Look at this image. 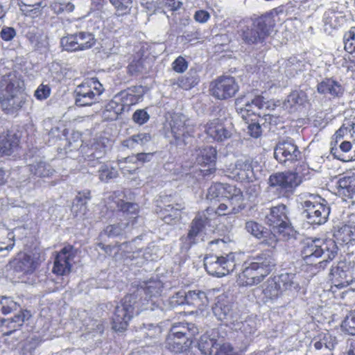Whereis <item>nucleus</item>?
Here are the masks:
<instances>
[{
    "instance_id": "4c0bfd02",
    "label": "nucleus",
    "mask_w": 355,
    "mask_h": 355,
    "mask_svg": "<svg viewBox=\"0 0 355 355\" xmlns=\"http://www.w3.org/2000/svg\"><path fill=\"white\" fill-rule=\"evenodd\" d=\"M230 239L229 237L227 240L215 239L209 243V246L212 252L217 254L227 255L228 253H232L229 243Z\"/></svg>"
},
{
    "instance_id": "20e7f679",
    "label": "nucleus",
    "mask_w": 355,
    "mask_h": 355,
    "mask_svg": "<svg viewBox=\"0 0 355 355\" xmlns=\"http://www.w3.org/2000/svg\"><path fill=\"white\" fill-rule=\"evenodd\" d=\"M275 26L274 16L271 13H266L254 19L250 27L244 28L241 37L248 44L263 42L271 34Z\"/></svg>"
},
{
    "instance_id": "cd10ccee",
    "label": "nucleus",
    "mask_w": 355,
    "mask_h": 355,
    "mask_svg": "<svg viewBox=\"0 0 355 355\" xmlns=\"http://www.w3.org/2000/svg\"><path fill=\"white\" fill-rule=\"evenodd\" d=\"M30 317L31 313L29 311L21 310L12 318H3L1 320L2 324L8 329L4 334L9 336L12 332L19 329Z\"/></svg>"
},
{
    "instance_id": "69168bd1",
    "label": "nucleus",
    "mask_w": 355,
    "mask_h": 355,
    "mask_svg": "<svg viewBox=\"0 0 355 355\" xmlns=\"http://www.w3.org/2000/svg\"><path fill=\"white\" fill-rule=\"evenodd\" d=\"M210 15L206 10L200 9L194 13V19L198 23H206L210 19Z\"/></svg>"
},
{
    "instance_id": "58836bf2",
    "label": "nucleus",
    "mask_w": 355,
    "mask_h": 355,
    "mask_svg": "<svg viewBox=\"0 0 355 355\" xmlns=\"http://www.w3.org/2000/svg\"><path fill=\"white\" fill-rule=\"evenodd\" d=\"M0 141H2V146L8 149V154L11 155L18 146L19 140L16 134L8 131L0 135Z\"/></svg>"
},
{
    "instance_id": "b1692460",
    "label": "nucleus",
    "mask_w": 355,
    "mask_h": 355,
    "mask_svg": "<svg viewBox=\"0 0 355 355\" xmlns=\"http://www.w3.org/2000/svg\"><path fill=\"white\" fill-rule=\"evenodd\" d=\"M180 304H187L197 309H202L209 304V299L205 292L201 290H189L184 295L179 297Z\"/></svg>"
},
{
    "instance_id": "ea45409f",
    "label": "nucleus",
    "mask_w": 355,
    "mask_h": 355,
    "mask_svg": "<svg viewBox=\"0 0 355 355\" xmlns=\"http://www.w3.org/2000/svg\"><path fill=\"white\" fill-rule=\"evenodd\" d=\"M340 191L348 196L355 193V175H346L340 178L338 182Z\"/></svg>"
},
{
    "instance_id": "9d476101",
    "label": "nucleus",
    "mask_w": 355,
    "mask_h": 355,
    "mask_svg": "<svg viewBox=\"0 0 355 355\" xmlns=\"http://www.w3.org/2000/svg\"><path fill=\"white\" fill-rule=\"evenodd\" d=\"M306 217L312 225H322L329 218L330 208L320 196H311L302 204Z\"/></svg>"
},
{
    "instance_id": "aec40b11",
    "label": "nucleus",
    "mask_w": 355,
    "mask_h": 355,
    "mask_svg": "<svg viewBox=\"0 0 355 355\" xmlns=\"http://www.w3.org/2000/svg\"><path fill=\"white\" fill-rule=\"evenodd\" d=\"M179 345L180 353H188L192 347L198 329L195 324L179 322Z\"/></svg>"
},
{
    "instance_id": "e2e57ef3",
    "label": "nucleus",
    "mask_w": 355,
    "mask_h": 355,
    "mask_svg": "<svg viewBox=\"0 0 355 355\" xmlns=\"http://www.w3.org/2000/svg\"><path fill=\"white\" fill-rule=\"evenodd\" d=\"M132 119L135 123L142 125L148 121L149 115L145 110H138L133 114Z\"/></svg>"
},
{
    "instance_id": "2f4dec72",
    "label": "nucleus",
    "mask_w": 355,
    "mask_h": 355,
    "mask_svg": "<svg viewBox=\"0 0 355 355\" xmlns=\"http://www.w3.org/2000/svg\"><path fill=\"white\" fill-rule=\"evenodd\" d=\"M254 105L258 109H263L266 105V98L261 94L255 95L250 101H248L244 105V107L240 108V112L243 114L245 120L249 122L248 116H254L258 117L254 112H251L252 105Z\"/></svg>"
},
{
    "instance_id": "680f3d73",
    "label": "nucleus",
    "mask_w": 355,
    "mask_h": 355,
    "mask_svg": "<svg viewBox=\"0 0 355 355\" xmlns=\"http://www.w3.org/2000/svg\"><path fill=\"white\" fill-rule=\"evenodd\" d=\"M50 94V87L47 85L41 84L35 90L34 96L37 99L42 101L49 98Z\"/></svg>"
},
{
    "instance_id": "c756f323",
    "label": "nucleus",
    "mask_w": 355,
    "mask_h": 355,
    "mask_svg": "<svg viewBox=\"0 0 355 355\" xmlns=\"http://www.w3.org/2000/svg\"><path fill=\"white\" fill-rule=\"evenodd\" d=\"M352 129H354L353 123H348V125H347L346 123H343L340 128L337 130L333 135L331 141V154L334 155L335 157L340 159L338 155L337 146L340 141H343L347 135L351 134Z\"/></svg>"
},
{
    "instance_id": "5fc2aeb1",
    "label": "nucleus",
    "mask_w": 355,
    "mask_h": 355,
    "mask_svg": "<svg viewBox=\"0 0 355 355\" xmlns=\"http://www.w3.org/2000/svg\"><path fill=\"white\" fill-rule=\"evenodd\" d=\"M138 292H144L147 297L150 298L153 296L159 295L160 293V282H149L144 288L138 290Z\"/></svg>"
},
{
    "instance_id": "052dcab7",
    "label": "nucleus",
    "mask_w": 355,
    "mask_h": 355,
    "mask_svg": "<svg viewBox=\"0 0 355 355\" xmlns=\"http://www.w3.org/2000/svg\"><path fill=\"white\" fill-rule=\"evenodd\" d=\"M175 327L173 325L171 329V333L166 338V347L171 352H175L178 347L176 339L178 338L177 332H175Z\"/></svg>"
},
{
    "instance_id": "8fccbe9b",
    "label": "nucleus",
    "mask_w": 355,
    "mask_h": 355,
    "mask_svg": "<svg viewBox=\"0 0 355 355\" xmlns=\"http://www.w3.org/2000/svg\"><path fill=\"white\" fill-rule=\"evenodd\" d=\"M207 198L209 200L223 198V183H213L208 189Z\"/></svg>"
},
{
    "instance_id": "49530a36",
    "label": "nucleus",
    "mask_w": 355,
    "mask_h": 355,
    "mask_svg": "<svg viewBox=\"0 0 355 355\" xmlns=\"http://www.w3.org/2000/svg\"><path fill=\"white\" fill-rule=\"evenodd\" d=\"M205 212L208 215L214 214L216 216H225L230 214H235L236 212H233V205H229L221 203L219 204L216 210L211 207H207L205 209Z\"/></svg>"
},
{
    "instance_id": "a211bd4d",
    "label": "nucleus",
    "mask_w": 355,
    "mask_h": 355,
    "mask_svg": "<svg viewBox=\"0 0 355 355\" xmlns=\"http://www.w3.org/2000/svg\"><path fill=\"white\" fill-rule=\"evenodd\" d=\"M245 229L248 232L260 241V243L275 248L277 244V236L271 230L263 227L259 223L250 220L245 223Z\"/></svg>"
},
{
    "instance_id": "f03ea898",
    "label": "nucleus",
    "mask_w": 355,
    "mask_h": 355,
    "mask_svg": "<svg viewBox=\"0 0 355 355\" xmlns=\"http://www.w3.org/2000/svg\"><path fill=\"white\" fill-rule=\"evenodd\" d=\"M274 259L270 250L249 258L243 263L237 276L236 282L240 286H252L263 282L265 277L270 274L275 267Z\"/></svg>"
},
{
    "instance_id": "423d86ee",
    "label": "nucleus",
    "mask_w": 355,
    "mask_h": 355,
    "mask_svg": "<svg viewBox=\"0 0 355 355\" xmlns=\"http://www.w3.org/2000/svg\"><path fill=\"white\" fill-rule=\"evenodd\" d=\"M295 286V274L282 273L268 278L263 285L262 294L265 302H274L284 292Z\"/></svg>"
},
{
    "instance_id": "6ab92c4d",
    "label": "nucleus",
    "mask_w": 355,
    "mask_h": 355,
    "mask_svg": "<svg viewBox=\"0 0 355 355\" xmlns=\"http://www.w3.org/2000/svg\"><path fill=\"white\" fill-rule=\"evenodd\" d=\"M10 264L16 272L28 274L32 273L40 263L35 254L19 252L10 261Z\"/></svg>"
},
{
    "instance_id": "2eb2a0df",
    "label": "nucleus",
    "mask_w": 355,
    "mask_h": 355,
    "mask_svg": "<svg viewBox=\"0 0 355 355\" xmlns=\"http://www.w3.org/2000/svg\"><path fill=\"white\" fill-rule=\"evenodd\" d=\"M267 224L279 234L290 229L289 218L286 214V205H278L271 207L266 217Z\"/></svg>"
},
{
    "instance_id": "39448f33",
    "label": "nucleus",
    "mask_w": 355,
    "mask_h": 355,
    "mask_svg": "<svg viewBox=\"0 0 355 355\" xmlns=\"http://www.w3.org/2000/svg\"><path fill=\"white\" fill-rule=\"evenodd\" d=\"M327 253L325 261L329 262L338 254V247L332 240L321 239H312L307 241L302 248L301 254L306 264H312L316 259Z\"/></svg>"
},
{
    "instance_id": "7c9ffc66",
    "label": "nucleus",
    "mask_w": 355,
    "mask_h": 355,
    "mask_svg": "<svg viewBox=\"0 0 355 355\" xmlns=\"http://www.w3.org/2000/svg\"><path fill=\"white\" fill-rule=\"evenodd\" d=\"M116 207L119 211L123 212V214L128 218L129 224L133 226L137 218L139 211V206L137 204L132 202H125L122 200H119L115 202Z\"/></svg>"
},
{
    "instance_id": "412c9836",
    "label": "nucleus",
    "mask_w": 355,
    "mask_h": 355,
    "mask_svg": "<svg viewBox=\"0 0 355 355\" xmlns=\"http://www.w3.org/2000/svg\"><path fill=\"white\" fill-rule=\"evenodd\" d=\"M274 156L280 163L296 162L301 157V153L296 144L289 141H284L277 145Z\"/></svg>"
},
{
    "instance_id": "c9c22d12",
    "label": "nucleus",
    "mask_w": 355,
    "mask_h": 355,
    "mask_svg": "<svg viewBox=\"0 0 355 355\" xmlns=\"http://www.w3.org/2000/svg\"><path fill=\"white\" fill-rule=\"evenodd\" d=\"M28 167L30 171L38 177H49L54 172V170L49 164L42 160L30 164Z\"/></svg>"
},
{
    "instance_id": "e433bc0d",
    "label": "nucleus",
    "mask_w": 355,
    "mask_h": 355,
    "mask_svg": "<svg viewBox=\"0 0 355 355\" xmlns=\"http://www.w3.org/2000/svg\"><path fill=\"white\" fill-rule=\"evenodd\" d=\"M151 139L149 133H139L134 135L123 141V146L129 148H135L137 145L144 146Z\"/></svg>"
},
{
    "instance_id": "774afa93",
    "label": "nucleus",
    "mask_w": 355,
    "mask_h": 355,
    "mask_svg": "<svg viewBox=\"0 0 355 355\" xmlns=\"http://www.w3.org/2000/svg\"><path fill=\"white\" fill-rule=\"evenodd\" d=\"M338 17L333 13L331 15H328L324 17L325 26H329L332 28H338L339 25L338 23Z\"/></svg>"
},
{
    "instance_id": "603ef678",
    "label": "nucleus",
    "mask_w": 355,
    "mask_h": 355,
    "mask_svg": "<svg viewBox=\"0 0 355 355\" xmlns=\"http://www.w3.org/2000/svg\"><path fill=\"white\" fill-rule=\"evenodd\" d=\"M306 98V94L302 91H293L288 96L287 101L291 106L303 105Z\"/></svg>"
},
{
    "instance_id": "de8ad7c7",
    "label": "nucleus",
    "mask_w": 355,
    "mask_h": 355,
    "mask_svg": "<svg viewBox=\"0 0 355 355\" xmlns=\"http://www.w3.org/2000/svg\"><path fill=\"white\" fill-rule=\"evenodd\" d=\"M119 15L127 14L130 10L132 0H110Z\"/></svg>"
},
{
    "instance_id": "473e14b6",
    "label": "nucleus",
    "mask_w": 355,
    "mask_h": 355,
    "mask_svg": "<svg viewBox=\"0 0 355 355\" xmlns=\"http://www.w3.org/2000/svg\"><path fill=\"white\" fill-rule=\"evenodd\" d=\"M90 199V191L85 190L78 192L73 200L71 210L76 215H85L87 211V204Z\"/></svg>"
},
{
    "instance_id": "864d4df0",
    "label": "nucleus",
    "mask_w": 355,
    "mask_h": 355,
    "mask_svg": "<svg viewBox=\"0 0 355 355\" xmlns=\"http://www.w3.org/2000/svg\"><path fill=\"white\" fill-rule=\"evenodd\" d=\"M129 225V222L110 225L106 227L105 232L109 236H116L122 234L123 231Z\"/></svg>"
},
{
    "instance_id": "f3484780",
    "label": "nucleus",
    "mask_w": 355,
    "mask_h": 355,
    "mask_svg": "<svg viewBox=\"0 0 355 355\" xmlns=\"http://www.w3.org/2000/svg\"><path fill=\"white\" fill-rule=\"evenodd\" d=\"M229 171V176L240 182H249L254 178V161L252 159L239 160L231 166Z\"/></svg>"
},
{
    "instance_id": "f8f14e48",
    "label": "nucleus",
    "mask_w": 355,
    "mask_h": 355,
    "mask_svg": "<svg viewBox=\"0 0 355 355\" xmlns=\"http://www.w3.org/2000/svg\"><path fill=\"white\" fill-rule=\"evenodd\" d=\"M136 304V296L128 295L116 306L112 317L113 329L121 331L126 329L129 321L132 319Z\"/></svg>"
},
{
    "instance_id": "c03bdc74",
    "label": "nucleus",
    "mask_w": 355,
    "mask_h": 355,
    "mask_svg": "<svg viewBox=\"0 0 355 355\" xmlns=\"http://www.w3.org/2000/svg\"><path fill=\"white\" fill-rule=\"evenodd\" d=\"M129 159L130 156L119 160V166L122 173L125 175L135 173L139 168V164H137L135 161L130 162Z\"/></svg>"
},
{
    "instance_id": "a19ab883",
    "label": "nucleus",
    "mask_w": 355,
    "mask_h": 355,
    "mask_svg": "<svg viewBox=\"0 0 355 355\" xmlns=\"http://www.w3.org/2000/svg\"><path fill=\"white\" fill-rule=\"evenodd\" d=\"M19 306L10 297H2L0 299V321L3 316L17 311Z\"/></svg>"
},
{
    "instance_id": "72a5a7b5",
    "label": "nucleus",
    "mask_w": 355,
    "mask_h": 355,
    "mask_svg": "<svg viewBox=\"0 0 355 355\" xmlns=\"http://www.w3.org/2000/svg\"><path fill=\"white\" fill-rule=\"evenodd\" d=\"M180 24L184 26H189L191 24V30L189 31H185L181 35L182 41H184L186 42H190L191 44H198L200 39V31L196 29V28L192 24V19L188 18L185 19H180Z\"/></svg>"
},
{
    "instance_id": "9b49d317",
    "label": "nucleus",
    "mask_w": 355,
    "mask_h": 355,
    "mask_svg": "<svg viewBox=\"0 0 355 355\" xmlns=\"http://www.w3.org/2000/svg\"><path fill=\"white\" fill-rule=\"evenodd\" d=\"M239 90V86L234 77L220 76L212 80L209 85V93L219 101H227L234 97Z\"/></svg>"
},
{
    "instance_id": "13d9d810",
    "label": "nucleus",
    "mask_w": 355,
    "mask_h": 355,
    "mask_svg": "<svg viewBox=\"0 0 355 355\" xmlns=\"http://www.w3.org/2000/svg\"><path fill=\"white\" fill-rule=\"evenodd\" d=\"M105 107L107 110L119 114H121L124 110V105L121 103V98L116 96L106 105Z\"/></svg>"
},
{
    "instance_id": "6e6552de",
    "label": "nucleus",
    "mask_w": 355,
    "mask_h": 355,
    "mask_svg": "<svg viewBox=\"0 0 355 355\" xmlns=\"http://www.w3.org/2000/svg\"><path fill=\"white\" fill-rule=\"evenodd\" d=\"M104 87L96 78L85 79L75 89V102L79 107L91 106L97 103Z\"/></svg>"
},
{
    "instance_id": "4be33fe9",
    "label": "nucleus",
    "mask_w": 355,
    "mask_h": 355,
    "mask_svg": "<svg viewBox=\"0 0 355 355\" xmlns=\"http://www.w3.org/2000/svg\"><path fill=\"white\" fill-rule=\"evenodd\" d=\"M209 219L206 216H200L195 218L191 222V229L186 236L181 237V249L189 250L193 244L197 241V237L200 233L203 232L206 225L209 223Z\"/></svg>"
},
{
    "instance_id": "ddd939ff",
    "label": "nucleus",
    "mask_w": 355,
    "mask_h": 355,
    "mask_svg": "<svg viewBox=\"0 0 355 355\" xmlns=\"http://www.w3.org/2000/svg\"><path fill=\"white\" fill-rule=\"evenodd\" d=\"M198 349L205 355H241L234 352V348L230 343L219 345L217 340L210 338L208 335L200 336L198 343Z\"/></svg>"
},
{
    "instance_id": "0e129e2a",
    "label": "nucleus",
    "mask_w": 355,
    "mask_h": 355,
    "mask_svg": "<svg viewBox=\"0 0 355 355\" xmlns=\"http://www.w3.org/2000/svg\"><path fill=\"white\" fill-rule=\"evenodd\" d=\"M153 157L152 153H137L135 155H131L130 156V162L135 161L137 164H139V162L144 163L146 162H149Z\"/></svg>"
},
{
    "instance_id": "0eeeda50",
    "label": "nucleus",
    "mask_w": 355,
    "mask_h": 355,
    "mask_svg": "<svg viewBox=\"0 0 355 355\" xmlns=\"http://www.w3.org/2000/svg\"><path fill=\"white\" fill-rule=\"evenodd\" d=\"M330 275L329 291L336 299H345L349 292L347 288L353 282V277L346 261H339L338 265L332 267Z\"/></svg>"
},
{
    "instance_id": "79ce46f5",
    "label": "nucleus",
    "mask_w": 355,
    "mask_h": 355,
    "mask_svg": "<svg viewBox=\"0 0 355 355\" xmlns=\"http://www.w3.org/2000/svg\"><path fill=\"white\" fill-rule=\"evenodd\" d=\"M344 49L347 53L355 52V26H351L343 35Z\"/></svg>"
},
{
    "instance_id": "6e6d98bb",
    "label": "nucleus",
    "mask_w": 355,
    "mask_h": 355,
    "mask_svg": "<svg viewBox=\"0 0 355 355\" xmlns=\"http://www.w3.org/2000/svg\"><path fill=\"white\" fill-rule=\"evenodd\" d=\"M31 44L37 50L46 49L49 46L47 37L46 35H34L30 39Z\"/></svg>"
},
{
    "instance_id": "4d7b16f0",
    "label": "nucleus",
    "mask_w": 355,
    "mask_h": 355,
    "mask_svg": "<svg viewBox=\"0 0 355 355\" xmlns=\"http://www.w3.org/2000/svg\"><path fill=\"white\" fill-rule=\"evenodd\" d=\"M342 66L348 72L355 73V52H347L343 58Z\"/></svg>"
},
{
    "instance_id": "a878e982",
    "label": "nucleus",
    "mask_w": 355,
    "mask_h": 355,
    "mask_svg": "<svg viewBox=\"0 0 355 355\" xmlns=\"http://www.w3.org/2000/svg\"><path fill=\"white\" fill-rule=\"evenodd\" d=\"M319 94L329 95L331 98H339L343 95L345 89L340 83L334 78H325L317 85Z\"/></svg>"
},
{
    "instance_id": "5701e85b",
    "label": "nucleus",
    "mask_w": 355,
    "mask_h": 355,
    "mask_svg": "<svg viewBox=\"0 0 355 355\" xmlns=\"http://www.w3.org/2000/svg\"><path fill=\"white\" fill-rule=\"evenodd\" d=\"M205 133L216 141H223L232 137L231 130L226 128L220 119H214L204 125Z\"/></svg>"
},
{
    "instance_id": "3c124183",
    "label": "nucleus",
    "mask_w": 355,
    "mask_h": 355,
    "mask_svg": "<svg viewBox=\"0 0 355 355\" xmlns=\"http://www.w3.org/2000/svg\"><path fill=\"white\" fill-rule=\"evenodd\" d=\"M248 116V123L247 121L246 123H248V132L251 137L254 138L260 137L262 135V129L261 125L259 123L257 118V119H249Z\"/></svg>"
},
{
    "instance_id": "dca6fc26",
    "label": "nucleus",
    "mask_w": 355,
    "mask_h": 355,
    "mask_svg": "<svg viewBox=\"0 0 355 355\" xmlns=\"http://www.w3.org/2000/svg\"><path fill=\"white\" fill-rule=\"evenodd\" d=\"M75 254V250L71 245L64 247L55 258L53 272L62 276L68 275L71 270Z\"/></svg>"
},
{
    "instance_id": "bb28decb",
    "label": "nucleus",
    "mask_w": 355,
    "mask_h": 355,
    "mask_svg": "<svg viewBox=\"0 0 355 355\" xmlns=\"http://www.w3.org/2000/svg\"><path fill=\"white\" fill-rule=\"evenodd\" d=\"M196 160L201 166H211L205 174L213 173L216 171L215 164L217 159V150L214 147L207 146L198 150Z\"/></svg>"
},
{
    "instance_id": "7ed1b4c3",
    "label": "nucleus",
    "mask_w": 355,
    "mask_h": 355,
    "mask_svg": "<svg viewBox=\"0 0 355 355\" xmlns=\"http://www.w3.org/2000/svg\"><path fill=\"white\" fill-rule=\"evenodd\" d=\"M309 169L306 162H302L297 165L294 171L272 173L268 180V184L274 189L277 197L288 198L297 187L301 184Z\"/></svg>"
},
{
    "instance_id": "f704fd0d",
    "label": "nucleus",
    "mask_w": 355,
    "mask_h": 355,
    "mask_svg": "<svg viewBox=\"0 0 355 355\" xmlns=\"http://www.w3.org/2000/svg\"><path fill=\"white\" fill-rule=\"evenodd\" d=\"M50 8L55 14L60 15L73 12L75 5L71 0H51Z\"/></svg>"
},
{
    "instance_id": "393cba45",
    "label": "nucleus",
    "mask_w": 355,
    "mask_h": 355,
    "mask_svg": "<svg viewBox=\"0 0 355 355\" xmlns=\"http://www.w3.org/2000/svg\"><path fill=\"white\" fill-rule=\"evenodd\" d=\"M223 198L230 200V205H233V212H239L245 207L243 203V193L236 186L223 183Z\"/></svg>"
},
{
    "instance_id": "338daca9",
    "label": "nucleus",
    "mask_w": 355,
    "mask_h": 355,
    "mask_svg": "<svg viewBox=\"0 0 355 355\" xmlns=\"http://www.w3.org/2000/svg\"><path fill=\"white\" fill-rule=\"evenodd\" d=\"M16 35V31L13 28L6 27L2 28L0 35L4 41H10Z\"/></svg>"
},
{
    "instance_id": "bf43d9fd",
    "label": "nucleus",
    "mask_w": 355,
    "mask_h": 355,
    "mask_svg": "<svg viewBox=\"0 0 355 355\" xmlns=\"http://www.w3.org/2000/svg\"><path fill=\"white\" fill-rule=\"evenodd\" d=\"M165 135L168 138H173L175 141L178 139V126L175 120L173 119L171 121H168L165 124Z\"/></svg>"
},
{
    "instance_id": "4468645a",
    "label": "nucleus",
    "mask_w": 355,
    "mask_h": 355,
    "mask_svg": "<svg viewBox=\"0 0 355 355\" xmlns=\"http://www.w3.org/2000/svg\"><path fill=\"white\" fill-rule=\"evenodd\" d=\"M60 44L63 49L67 51H83L94 46L95 38L89 32H79L63 37Z\"/></svg>"
},
{
    "instance_id": "1a4fd4ad",
    "label": "nucleus",
    "mask_w": 355,
    "mask_h": 355,
    "mask_svg": "<svg viewBox=\"0 0 355 355\" xmlns=\"http://www.w3.org/2000/svg\"><path fill=\"white\" fill-rule=\"evenodd\" d=\"M236 253L223 254H210L205 259V268L209 275L225 276L234 270L236 268Z\"/></svg>"
},
{
    "instance_id": "a18cd8bd",
    "label": "nucleus",
    "mask_w": 355,
    "mask_h": 355,
    "mask_svg": "<svg viewBox=\"0 0 355 355\" xmlns=\"http://www.w3.org/2000/svg\"><path fill=\"white\" fill-rule=\"evenodd\" d=\"M341 327L343 331L355 335V309L350 311L342 321Z\"/></svg>"
},
{
    "instance_id": "c85d7f7f",
    "label": "nucleus",
    "mask_w": 355,
    "mask_h": 355,
    "mask_svg": "<svg viewBox=\"0 0 355 355\" xmlns=\"http://www.w3.org/2000/svg\"><path fill=\"white\" fill-rule=\"evenodd\" d=\"M334 238L340 245L354 244L355 243V226L344 225L336 232Z\"/></svg>"
},
{
    "instance_id": "37998d69",
    "label": "nucleus",
    "mask_w": 355,
    "mask_h": 355,
    "mask_svg": "<svg viewBox=\"0 0 355 355\" xmlns=\"http://www.w3.org/2000/svg\"><path fill=\"white\" fill-rule=\"evenodd\" d=\"M118 172L114 167L106 164H101L98 168V176L101 181L107 182L116 178Z\"/></svg>"
},
{
    "instance_id": "f257e3e1",
    "label": "nucleus",
    "mask_w": 355,
    "mask_h": 355,
    "mask_svg": "<svg viewBox=\"0 0 355 355\" xmlns=\"http://www.w3.org/2000/svg\"><path fill=\"white\" fill-rule=\"evenodd\" d=\"M24 82L16 71L2 76L0 80V106L6 114H17L26 102Z\"/></svg>"
},
{
    "instance_id": "09e8293b",
    "label": "nucleus",
    "mask_w": 355,
    "mask_h": 355,
    "mask_svg": "<svg viewBox=\"0 0 355 355\" xmlns=\"http://www.w3.org/2000/svg\"><path fill=\"white\" fill-rule=\"evenodd\" d=\"M179 87H182V89L189 90L191 88L195 87L198 84V76L196 72H194V75L190 73L189 76L180 77Z\"/></svg>"
}]
</instances>
